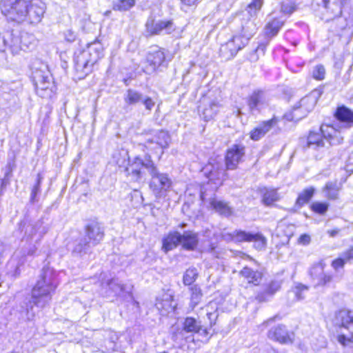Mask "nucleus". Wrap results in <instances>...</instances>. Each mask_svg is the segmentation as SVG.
I'll list each match as a JSON object with an SVG mask.
<instances>
[{
    "mask_svg": "<svg viewBox=\"0 0 353 353\" xmlns=\"http://www.w3.org/2000/svg\"><path fill=\"white\" fill-rule=\"evenodd\" d=\"M225 235L228 236V239L237 242H253L254 247L257 250H263L267 246V239L260 232L234 230Z\"/></svg>",
    "mask_w": 353,
    "mask_h": 353,
    "instance_id": "nucleus-12",
    "label": "nucleus"
},
{
    "mask_svg": "<svg viewBox=\"0 0 353 353\" xmlns=\"http://www.w3.org/2000/svg\"><path fill=\"white\" fill-rule=\"evenodd\" d=\"M262 194V202L265 205L270 206L280 199L279 195L275 189L263 188L260 190Z\"/></svg>",
    "mask_w": 353,
    "mask_h": 353,
    "instance_id": "nucleus-30",
    "label": "nucleus"
},
{
    "mask_svg": "<svg viewBox=\"0 0 353 353\" xmlns=\"http://www.w3.org/2000/svg\"><path fill=\"white\" fill-rule=\"evenodd\" d=\"M296 10L295 0L282 1L281 3V12L285 14H291Z\"/></svg>",
    "mask_w": 353,
    "mask_h": 353,
    "instance_id": "nucleus-42",
    "label": "nucleus"
},
{
    "mask_svg": "<svg viewBox=\"0 0 353 353\" xmlns=\"http://www.w3.org/2000/svg\"><path fill=\"white\" fill-rule=\"evenodd\" d=\"M42 176L40 174H37V179L35 185L33 186L31 194H30V202L34 203L37 201V196L40 192L41 183L42 180Z\"/></svg>",
    "mask_w": 353,
    "mask_h": 353,
    "instance_id": "nucleus-47",
    "label": "nucleus"
},
{
    "mask_svg": "<svg viewBox=\"0 0 353 353\" xmlns=\"http://www.w3.org/2000/svg\"><path fill=\"white\" fill-rule=\"evenodd\" d=\"M345 264V260L343 259H336L334 260L332 263V266L334 269L338 270L339 268H342Z\"/></svg>",
    "mask_w": 353,
    "mask_h": 353,
    "instance_id": "nucleus-57",
    "label": "nucleus"
},
{
    "mask_svg": "<svg viewBox=\"0 0 353 353\" xmlns=\"http://www.w3.org/2000/svg\"><path fill=\"white\" fill-rule=\"evenodd\" d=\"M325 263L320 261L314 264L310 270V275L313 281L316 283L323 275L325 268Z\"/></svg>",
    "mask_w": 353,
    "mask_h": 353,
    "instance_id": "nucleus-37",
    "label": "nucleus"
},
{
    "mask_svg": "<svg viewBox=\"0 0 353 353\" xmlns=\"http://www.w3.org/2000/svg\"><path fill=\"white\" fill-rule=\"evenodd\" d=\"M108 285L115 294H119L124 290V285L119 282L117 279H112L108 283Z\"/></svg>",
    "mask_w": 353,
    "mask_h": 353,
    "instance_id": "nucleus-46",
    "label": "nucleus"
},
{
    "mask_svg": "<svg viewBox=\"0 0 353 353\" xmlns=\"http://www.w3.org/2000/svg\"><path fill=\"white\" fill-rule=\"evenodd\" d=\"M199 334L202 336L209 334L207 328H204L201 322L193 317H186L183 323L182 329L172 336L174 340L185 339L186 342L194 341L193 334Z\"/></svg>",
    "mask_w": 353,
    "mask_h": 353,
    "instance_id": "nucleus-7",
    "label": "nucleus"
},
{
    "mask_svg": "<svg viewBox=\"0 0 353 353\" xmlns=\"http://www.w3.org/2000/svg\"><path fill=\"white\" fill-rule=\"evenodd\" d=\"M315 189L313 187L304 189L299 194L296 201V205L302 207L307 203L314 196Z\"/></svg>",
    "mask_w": 353,
    "mask_h": 353,
    "instance_id": "nucleus-35",
    "label": "nucleus"
},
{
    "mask_svg": "<svg viewBox=\"0 0 353 353\" xmlns=\"http://www.w3.org/2000/svg\"><path fill=\"white\" fill-rule=\"evenodd\" d=\"M65 38L69 42H72L76 39V35L71 30H68L65 33Z\"/></svg>",
    "mask_w": 353,
    "mask_h": 353,
    "instance_id": "nucleus-58",
    "label": "nucleus"
},
{
    "mask_svg": "<svg viewBox=\"0 0 353 353\" xmlns=\"http://www.w3.org/2000/svg\"><path fill=\"white\" fill-rule=\"evenodd\" d=\"M7 250V246L0 241V263Z\"/></svg>",
    "mask_w": 353,
    "mask_h": 353,
    "instance_id": "nucleus-60",
    "label": "nucleus"
},
{
    "mask_svg": "<svg viewBox=\"0 0 353 353\" xmlns=\"http://www.w3.org/2000/svg\"><path fill=\"white\" fill-rule=\"evenodd\" d=\"M248 44L241 37L236 35L220 48V55L225 60L234 57L237 52Z\"/></svg>",
    "mask_w": 353,
    "mask_h": 353,
    "instance_id": "nucleus-16",
    "label": "nucleus"
},
{
    "mask_svg": "<svg viewBox=\"0 0 353 353\" xmlns=\"http://www.w3.org/2000/svg\"><path fill=\"white\" fill-rule=\"evenodd\" d=\"M245 146L241 143H234L229 147L225 154V168L221 170L225 172L227 170H234L238 168L239 163L244 161L245 157Z\"/></svg>",
    "mask_w": 353,
    "mask_h": 353,
    "instance_id": "nucleus-11",
    "label": "nucleus"
},
{
    "mask_svg": "<svg viewBox=\"0 0 353 353\" xmlns=\"http://www.w3.org/2000/svg\"><path fill=\"white\" fill-rule=\"evenodd\" d=\"M268 98L263 90H254L246 98V103L251 114L260 112L268 105Z\"/></svg>",
    "mask_w": 353,
    "mask_h": 353,
    "instance_id": "nucleus-15",
    "label": "nucleus"
},
{
    "mask_svg": "<svg viewBox=\"0 0 353 353\" xmlns=\"http://www.w3.org/2000/svg\"><path fill=\"white\" fill-rule=\"evenodd\" d=\"M256 21V17H252L245 14L241 20V29L238 36L241 37V39L247 43H248L249 40L255 34L258 30Z\"/></svg>",
    "mask_w": 353,
    "mask_h": 353,
    "instance_id": "nucleus-21",
    "label": "nucleus"
},
{
    "mask_svg": "<svg viewBox=\"0 0 353 353\" xmlns=\"http://www.w3.org/2000/svg\"><path fill=\"white\" fill-rule=\"evenodd\" d=\"M303 117V115L299 112V109L295 106L291 112L284 114V118L289 121H298Z\"/></svg>",
    "mask_w": 353,
    "mask_h": 353,
    "instance_id": "nucleus-45",
    "label": "nucleus"
},
{
    "mask_svg": "<svg viewBox=\"0 0 353 353\" xmlns=\"http://www.w3.org/2000/svg\"><path fill=\"white\" fill-rule=\"evenodd\" d=\"M93 247L94 246L90 244L87 238L81 237L73 242L71 252L73 256L81 258L86 254H90Z\"/></svg>",
    "mask_w": 353,
    "mask_h": 353,
    "instance_id": "nucleus-24",
    "label": "nucleus"
},
{
    "mask_svg": "<svg viewBox=\"0 0 353 353\" xmlns=\"http://www.w3.org/2000/svg\"><path fill=\"white\" fill-rule=\"evenodd\" d=\"M198 276V272L195 268H188L183 274V281L184 285H190Z\"/></svg>",
    "mask_w": 353,
    "mask_h": 353,
    "instance_id": "nucleus-40",
    "label": "nucleus"
},
{
    "mask_svg": "<svg viewBox=\"0 0 353 353\" xmlns=\"http://www.w3.org/2000/svg\"><path fill=\"white\" fill-rule=\"evenodd\" d=\"M283 25V21L279 19H273L267 23L265 26V35L270 37H273L277 34L279 30Z\"/></svg>",
    "mask_w": 353,
    "mask_h": 353,
    "instance_id": "nucleus-33",
    "label": "nucleus"
},
{
    "mask_svg": "<svg viewBox=\"0 0 353 353\" xmlns=\"http://www.w3.org/2000/svg\"><path fill=\"white\" fill-rule=\"evenodd\" d=\"M1 10L11 21L37 24L43 17L45 6L41 0H2Z\"/></svg>",
    "mask_w": 353,
    "mask_h": 353,
    "instance_id": "nucleus-2",
    "label": "nucleus"
},
{
    "mask_svg": "<svg viewBox=\"0 0 353 353\" xmlns=\"http://www.w3.org/2000/svg\"><path fill=\"white\" fill-rule=\"evenodd\" d=\"M325 70L322 65H317L313 70L312 76L317 80H322L325 77Z\"/></svg>",
    "mask_w": 353,
    "mask_h": 353,
    "instance_id": "nucleus-51",
    "label": "nucleus"
},
{
    "mask_svg": "<svg viewBox=\"0 0 353 353\" xmlns=\"http://www.w3.org/2000/svg\"><path fill=\"white\" fill-rule=\"evenodd\" d=\"M42 220H38L35 223H32L27 217L23 219L19 224V229L24 232V236L28 238H32L37 233L39 234V240L47 233L48 228L43 225Z\"/></svg>",
    "mask_w": 353,
    "mask_h": 353,
    "instance_id": "nucleus-14",
    "label": "nucleus"
},
{
    "mask_svg": "<svg viewBox=\"0 0 353 353\" xmlns=\"http://www.w3.org/2000/svg\"><path fill=\"white\" fill-rule=\"evenodd\" d=\"M240 275L246 279L249 283H252L254 285H258L263 277L261 272L254 270L252 268L245 266L240 271Z\"/></svg>",
    "mask_w": 353,
    "mask_h": 353,
    "instance_id": "nucleus-28",
    "label": "nucleus"
},
{
    "mask_svg": "<svg viewBox=\"0 0 353 353\" xmlns=\"http://www.w3.org/2000/svg\"><path fill=\"white\" fill-rule=\"evenodd\" d=\"M336 133L333 126L322 125L319 132L310 131L307 137V146L317 150L324 147V140L327 141L330 145L340 144L343 141V138L337 137Z\"/></svg>",
    "mask_w": 353,
    "mask_h": 353,
    "instance_id": "nucleus-6",
    "label": "nucleus"
},
{
    "mask_svg": "<svg viewBox=\"0 0 353 353\" xmlns=\"http://www.w3.org/2000/svg\"><path fill=\"white\" fill-rule=\"evenodd\" d=\"M332 280L333 276L331 274L324 272L315 285L317 286H327L332 283Z\"/></svg>",
    "mask_w": 353,
    "mask_h": 353,
    "instance_id": "nucleus-50",
    "label": "nucleus"
},
{
    "mask_svg": "<svg viewBox=\"0 0 353 353\" xmlns=\"http://www.w3.org/2000/svg\"><path fill=\"white\" fill-rule=\"evenodd\" d=\"M181 237V233L178 231L170 232L166 236L162 239V248L161 250L165 252H168L176 248L180 245L179 238Z\"/></svg>",
    "mask_w": 353,
    "mask_h": 353,
    "instance_id": "nucleus-25",
    "label": "nucleus"
},
{
    "mask_svg": "<svg viewBox=\"0 0 353 353\" xmlns=\"http://www.w3.org/2000/svg\"><path fill=\"white\" fill-rule=\"evenodd\" d=\"M344 257L346 260L353 259V248H351L344 253Z\"/></svg>",
    "mask_w": 353,
    "mask_h": 353,
    "instance_id": "nucleus-63",
    "label": "nucleus"
},
{
    "mask_svg": "<svg viewBox=\"0 0 353 353\" xmlns=\"http://www.w3.org/2000/svg\"><path fill=\"white\" fill-rule=\"evenodd\" d=\"M180 245L185 250L194 251L199 245V235L193 230H186L181 233Z\"/></svg>",
    "mask_w": 353,
    "mask_h": 353,
    "instance_id": "nucleus-23",
    "label": "nucleus"
},
{
    "mask_svg": "<svg viewBox=\"0 0 353 353\" xmlns=\"http://www.w3.org/2000/svg\"><path fill=\"white\" fill-rule=\"evenodd\" d=\"M147 63L149 64L148 70L154 72L160 67H166L168 61L166 59L164 49L158 46L151 48L146 56Z\"/></svg>",
    "mask_w": 353,
    "mask_h": 353,
    "instance_id": "nucleus-17",
    "label": "nucleus"
},
{
    "mask_svg": "<svg viewBox=\"0 0 353 353\" xmlns=\"http://www.w3.org/2000/svg\"><path fill=\"white\" fill-rule=\"evenodd\" d=\"M87 240L94 246L101 243L104 237V228L97 221L89 223L85 228V236Z\"/></svg>",
    "mask_w": 353,
    "mask_h": 353,
    "instance_id": "nucleus-20",
    "label": "nucleus"
},
{
    "mask_svg": "<svg viewBox=\"0 0 353 353\" xmlns=\"http://www.w3.org/2000/svg\"><path fill=\"white\" fill-rule=\"evenodd\" d=\"M268 336L270 339L281 344H292L294 341V334L293 332L289 331L285 325L279 324L268 331Z\"/></svg>",
    "mask_w": 353,
    "mask_h": 353,
    "instance_id": "nucleus-19",
    "label": "nucleus"
},
{
    "mask_svg": "<svg viewBox=\"0 0 353 353\" xmlns=\"http://www.w3.org/2000/svg\"><path fill=\"white\" fill-rule=\"evenodd\" d=\"M181 3L187 6H191L194 5L198 0H180Z\"/></svg>",
    "mask_w": 353,
    "mask_h": 353,
    "instance_id": "nucleus-64",
    "label": "nucleus"
},
{
    "mask_svg": "<svg viewBox=\"0 0 353 353\" xmlns=\"http://www.w3.org/2000/svg\"><path fill=\"white\" fill-rule=\"evenodd\" d=\"M334 326L345 329L348 334L338 336V341L343 346L353 347V311L341 310L335 312L332 319Z\"/></svg>",
    "mask_w": 353,
    "mask_h": 353,
    "instance_id": "nucleus-5",
    "label": "nucleus"
},
{
    "mask_svg": "<svg viewBox=\"0 0 353 353\" xmlns=\"http://www.w3.org/2000/svg\"><path fill=\"white\" fill-rule=\"evenodd\" d=\"M176 27L172 20H155L150 16L148 18L145 24L144 36L151 37L159 34H170L174 32Z\"/></svg>",
    "mask_w": 353,
    "mask_h": 353,
    "instance_id": "nucleus-10",
    "label": "nucleus"
},
{
    "mask_svg": "<svg viewBox=\"0 0 353 353\" xmlns=\"http://www.w3.org/2000/svg\"><path fill=\"white\" fill-rule=\"evenodd\" d=\"M311 241L310 236L307 234H303L300 236L298 242L303 245H308Z\"/></svg>",
    "mask_w": 353,
    "mask_h": 353,
    "instance_id": "nucleus-56",
    "label": "nucleus"
},
{
    "mask_svg": "<svg viewBox=\"0 0 353 353\" xmlns=\"http://www.w3.org/2000/svg\"><path fill=\"white\" fill-rule=\"evenodd\" d=\"M341 189V184L337 179L327 181L323 188L322 191L325 196L330 200H336L339 197V193Z\"/></svg>",
    "mask_w": 353,
    "mask_h": 353,
    "instance_id": "nucleus-27",
    "label": "nucleus"
},
{
    "mask_svg": "<svg viewBox=\"0 0 353 353\" xmlns=\"http://www.w3.org/2000/svg\"><path fill=\"white\" fill-rule=\"evenodd\" d=\"M34 85H38L39 84V82L41 81L42 83H47V81H53V79L52 76L49 74H41L39 73L37 74L34 77Z\"/></svg>",
    "mask_w": 353,
    "mask_h": 353,
    "instance_id": "nucleus-52",
    "label": "nucleus"
},
{
    "mask_svg": "<svg viewBox=\"0 0 353 353\" xmlns=\"http://www.w3.org/2000/svg\"><path fill=\"white\" fill-rule=\"evenodd\" d=\"M264 136V132L261 130V128L259 125L250 132V138L254 141H259Z\"/></svg>",
    "mask_w": 353,
    "mask_h": 353,
    "instance_id": "nucleus-54",
    "label": "nucleus"
},
{
    "mask_svg": "<svg viewBox=\"0 0 353 353\" xmlns=\"http://www.w3.org/2000/svg\"><path fill=\"white\" fill-rule=\"evenodd\" d=\"M151 176L150 188L156 197H161L171 186L172 181L165 173L160 172L154 163L148 164Z\"/></svg>",
    "mask_w": 353,
    "mask_h": 353,
    "instance_id": "nucleus-9",
    "label": "nucleus"
},
{
    "mask_svg": "<svg viewBox=\"0 0 353 353\" xmlns=\"http://www.w3.org/2000/svg\"><path fill=\"white\" fill-rule=\"evenodd\" d=\"M277 122L278 119L276 117H273L270 120L262 122L259 126L261 128V130L265 134L272 128L277 124Z\"/></svg>",
    "mask_w": 353,
    "mask_h": 353,
    "instance_id": "nucleus-48",
    "label": "nucleus"
},
{
    "mask_svg": "<svg viewBox=\"0 0 353 353\" xmlns=\"http://www.w3.org/2000/svg\"><path fill=\"white\" fill-rule=\"evenodd\" d=\"M191 291V304L193 307L196 306L201 301L203 294L201 289L197 285H194L190 288Z\"/></svg>",
    "mask_w": 353,
    "mask_h": 353,
    "instance_id": "nucleus-41",
    "label": "nucleus"
},
{
    "mask_svg": "<svg viewBox=\"0 0 353 353\" xmlns=\"http://www.w3.org/2000/svg\"><path fill=\"white\" fill-rule=\"evenodd\" d=\"M154 163L151 156L145 154L144 159L136 157L132 161L129 159L128 165L124 172L127 176L130 177L131 181H139L142 178L141 168H145L149 172L148 164Z\"/></svg>",
    "mask_w": 353,
    "mask_h": 353,
    "instance_id": "nucleus-13",
    "label": "nucleus"
},
{
    "mask_svg": "<svg viewBox=\"0 0 353 353\" xmlns=\"http://www.w3.org/2000/svg\"><path fill=\"white\" fill-rule=\"evenodd\" d=\"M103 57V46L98 39L88 43L86 49L74 57L76 71L82 75H87L92 71V66Z\"/></svg>",
    "mask_w": 353,
    "mask_h": 353,
    "instance_id": "nucleus-3",
    "label": "nucleus"
},
{
    "mask_svg": "<svg viewBox=\"0 0 353 353\" xmlns=\"http://www.w3.org/2000/svg\"><path fill=\"white\" fill-rule=\"evenodd\" d=\"M272 296L270 294H268V292L264 290L262 292H259L256 294L255 296V299L259 303H265L269 301L272 299Z\"/></svg>",
    "mask_w": 353,
    "mask_h": 353,
    "instance_id": "nucleus-53",
    "label": "nucleus"
},
{
    "mask_svg": "<svg viewBox=\"0 0 353 353\" xmlns=\"http://www.w3.org/2000/svg\"><path fill=\"white\" fill-rule=\"evenodd\" d=\"M281 283L279 281H272L265 288L270 295L273 297L274 294L281 288Z\"/></svg>",
    "mask_w": 353,
    "mask_h": 353,
    "instance_id": "nucleus-49",
    "label": "nucleus"
},
{
    "mask_svg": "<svg viewBox=\"0 0 353 353\" xmlns=\"http://www.w3.org/2000/svg\"><path fill=\"white\" fill-rule=\"evenodd\" d=\"M309 288L301 283H298L292 288V292L294 294L297 301L303 300L305 298V294L308 291Z\"/></svg>",
    "mask_w": 353,
    "mask_h": 353,
    "instance_id": "nucleus-43",
    "label": "nucleus"
},
{
    "mask_svg": "<svg viewBox=\"0 0 353 353\" xmlns=\"http://www.w3.org/2000/svg\"><path fill=\"white\" fill-rule=\"evenodd\" d=\"M11 171H8L5 173V176L3 179L1 181V185H0V194H1V192L6 188V186L9 183V179L8 177L10 174Z\"/></svg>",
    "mask_w": 353,
    "mask_h": 353,
    "instance_id": "nucleus-55",
    "label": "nucleus"
},
{
    "mask_svg": "<svg viewBox=\"0 0 353 353\" xmlns=\"http://www.w3.org/2000/svg\"><path fill=\"white\" fill-rule=\"evenodd\" d=\"M263 4V0H252L246 7L245 15L254 17L261 10Z\"/></svg>",
    "mask_w": 353,
    "mask_h": 353,
    "instance_id": "nucleus-39",
    "label": "nucleus"
},
{
    "mask_svg": "<svg viewBox=\"0 0 353 353\" xmlns=\"http://www.w3.org/2000/svg\"><path fill=\"white\" fill-rule=\"evenodd\" d=\"M123 108L126 112L132 110L134 107L139 104H142L146 110L150 112L155 105V101L151 97L132 88L125 91L123 94Z\"/></svg>",
    "mask_w": 353,
    "mask_h": 353,
    "instance_id": "nucleus-8",
    "label": "nucleus"
},
{
    "mask_svg": "<svg viewBox=\"0 0 353 353\" xmlns=\"http://www.w3.org/2000/svg\"><path fill=\"white\" fill-rule=\"evenodd\" d=\"M210 204L216 212L225 216H229L232 213V208L223 201L212 199Z\"/></svg>",
    "mask_w": 353,
    "mask_h": 353,
    "instance_id": "nucleus-32",
    "label": "nucleus"
},
{
    "mask_svg": "<svg viewBox=\"0 0 353 353\" xmlns=\"http://www.w3.org/2000/svg\"><path fill=\"white\" fill-rule=\"evenodd\" d=\"M268 44V42L266 43H261V44H259L257 46V48L254 50V52L257 53L259 52H261L262 54H264Z\"/></svg>",
    "mask_w": 353,
    "mask_h": 353,
    "instance_id": "nucleus-59",
    "label": "nucleus"
},
{
    "mask_svg": "<svg viewBox=\"0 0 353 353\" xmlns=\"http://www.w3.org/2000/svg\"><path fill=\"white\" fill-rule=\"evenodd\" d=\"M219 103L216 101H211L202 110V118L204 121H208L212 119L219 111Z\"/></svg>",
    "mask_w": 353,
    "mask_h": 353,
    "instance_id": "nucleus-34",
    "label": "nucleus"
},
{
    "mask_svg": "<svg viewBox=\"0 0 353 353\" xmlns=\"http://www.w3.org/2000/svg\"><path fill=\"white\" fill-rule=\"evenodd\" d=\"M136 0H117L113 3V10L120 12L129 10L134 6Z\"/></svg>",
    "mask_w": 353,
    "mask_h": 353,
    "instance_id": "nucleus-38",
    "label": "nucleus"
},
{
    "mask_svg": "<svg viewBox=\"0 0 353 353\" xmlns=\"http://www.w3.org/2000/svg\"><path fill=\"white\" fill-rule=\"evenodd\" d=\"M311 210L315 213L325 214L328 210L329 204L326 202H313L310 206Z\"/></svg>",
    "mask_w": 353,
    "mask_h": 353,
    "instance_id": "nucleus-44",
    "label": "nucleus"
},
{
    "mask_svg": "<svg viewBox=\"0 0 353 353\" xmlns=\"http://www.w3.org/2000/svg\"><path fill=\"white\" fill-rule=\"evenodd\" d=\"M37 94L41 97H51L52 94L56 91V86L53 81H47V83L39 82L38 85H35Z\"/></svg>",
    "mask_w": 353,
    "mask_h": 353,
    "instance_id": "nucleus-31",
    "label": "nucleus"
},
{
    "mask_svg": "<svg viewBox=\"0 0 353 353\" xmlns=\"http://www.w3.org/2000/svg\"><path fill=\"white\" fill-rule=\"evenodd\" d=\"M323 7L330 13V18L339 17L342 14V7L347 0H322Z\"/></svg>",
    "mask_w": 353,
    "mask_h": 353,
    "instance_id": "nucleus-26",
    "label": "nucleus"
},
{
    "mask_svg": "<svg viewBox=\"0 0 353 353\" xmlns=\"http://www.w3.org/2000/svg\"><path fill=\"white\" fill-rule=\"evenodd\" d=\"M59 283L57 272L52 268H43L39 280L32 290L31 298L26 305L28 320H32L35 316L34 306L43 308L50 304L52 294Z\"/></svg>",
    "mask_w": 353,
    "mask_h": 353,
    "instance_id": "nucleus-1",
    "label": "nucleus"
},
{
    "mask_svg": "<svg viewBox=\"0 0 353 353\" xmlns=\"http://www.w3.org/2000/svg\"><path fill=\"white\" fill-rule=\"evenodd\" d=\"M155 306L159 310L162 315H165L170 312H174L175 306L172 305V299L170 295H166L162 299H157Z\"/></svg>",
    "mask_w": 353,
    "mask_h": 353,
    "instance_id": "nucleus-29",
    "label": "nucleus"
},
{
    "mask_svg": "<svg viewBox=\"0 0 353 353\" xmlns=\"http://www.w3.org/2000/svg\"><path fill=\"white\" fill-rule=\"evenodd\" d=\"M206 170H208V173L207 176L210 179V180L214 179L215 177L218 176V172L216 171H213L212 169H208V167L205 168Z\"/></svg>",
    "mask_w": 353,
    "mask_h": 353,
    "instance_id": "nucleus-61",
    "label": "nucleus"
},
{
    "mask_svg": "<svg viewBox=\"0 0 353 353\" xmlns=\"http://www.w3.org/2000/svg\"><path fill=\"white\" fill-rule=\"evenodd\" d=\"M334 117L339 122L340 128L349 129L353 126V111L345 105L339 106Z\"/></svg>",
    "mask_w": 353,
    "mask_h": 353,
    "instance_id": "nucleus-22",
    "label": "nucleus"
},
{
    "mask_svg": "<svg viewBox=\"0 0 353 353\" xmlns=\"http://www.w3.org/2000/svg\"><path fill=\"white\" fill-rule=\"evenodd\" d=\"M154 139L155 143L163 149L168 148L171 141L169 133L167 131L163 130L157 132Z\"/></svg>",
    "mask_w": 353,
    "mask_h": 353,
    "instance_id": "nucleus-36",
    "label": "nucleus"
},
{
    "mask_svg": "<svg viewBox=\"0 0 353 353\" xmlns=\"http://www.w3.org/2000/svg\"><path fill=\"white\" fill-rule=\"evenodd\" d=\"M2 47H8L12 53L20 50L26 51L32 49L37 43L32 34L19 30L6 31L1 38Z\"/></svg>",
    "mask_w": 353,
    "mask_h": 353,
    "instance_id": "nucleus-4",
    "label": "nucleus"
},
{
    "mask_svg": "<svg viewBox=\"0 0 353 353\" xmlns=\"http://www.w3.org/2000/svg\"><path fill=\"white\" fill-rule=\"evenodd\" d=\"M207 316L208 319L210 321V326L212 327L215 324V321L212 322V319H214L215 321L218 315L215 312H208Z\"/></svg>",
    "mask_w": 353,
    "mask_h": 353,
    "instance_id": "nucleus-62",
    "label": "nucleus"
},
{
    "mask_svg": "<svg viewBox=\"0 0 353 353\" xmlns=\"http://www.w3.org/2000/svg\"><path fill=\"white\" fill-rule=\"evenodd\" d=\"M323 92V88H321L313 90L307 95L303 97L295 107L299 109V112L305 117L314 108Z\"/></svg>",
    "mask_w": 353,
    "mask_h": 353,
    "instance_id": "nucleus-18",
    "label": "nucleus"
}]
</instances>
